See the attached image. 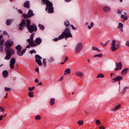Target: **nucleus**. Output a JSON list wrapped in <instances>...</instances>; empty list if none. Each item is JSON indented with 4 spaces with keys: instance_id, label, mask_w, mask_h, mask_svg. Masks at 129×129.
Instances as JSON below:
<instances>
[{
    "instance_id": "obj_59",
    "label": "nucleus",
    "mask_w": 129,
    "mask_h": 129,
    "mask_svg": "<svg viewBox=\"0 0 129 129\" xmlns=\"http://www.w3.org/2000/svg\"><path fill=\"white\" fill-rule=\"evenodd\" d=\"M63 80V76L61 77V78L58 80L59 81H62Z\"/></svg>"
},
{
    "instance_id": "obj_51",
    "label": "nucleus",
    "mask_w": 129,
    "mask_h": 129,
    "mask_svg": "<svg viewBox=\"0 0 129 129\" xmlns=\"http://www.w3.org/2000/svg\"><path fill=\"white\" fill-rule=\"evenodd\" d=\"M59 40V38H55L54 39H53V41L54 42H58V40Z\"/></svg>"
},
{
    "instance_id": "obj_47",
    "label": "nucleus",
    "mask_w": 129,
    "mask_h": 129,
    "mask_svg": "<svg viewBox=\"0 0 129 129\" xmlns=\"http://www.w3.org/2000/svg\"><path fill=\"white\" fill-rule=\"evenodd\" d=\"M16 10H17L18 12L19 13V14H23V11H22V10H19L17 8H16Z\"/></svg>"
},
{
    "instance_id": "obj_61",
    "label": "nucleus",
    "mask_w": 129,
    "mask_h": 129,
    "mask_svg": "<svg viewBox=\"0 0 129 129\" xmlns=\"http://www.w3.org/2000/svg\"><path fill=\"white\" fill-rule=\"evenodd\" d=\"M119 29H120V31H121V32H123V28H121Z\"/></svg>"
},
{
    "instance_id": "obj_24",
    "label": "nucleus",
    "mask_w": 129,
    "mask_h": 129,
    "mask_svg": "<svg viewBox=\"0 0 129 129\" xmlns=\"http://www.w3.org/2000/svg\"><path fill=\"white\" fill-rule=\"evenodd\" d=\"M49 104L50 105H54V104H55V98H52L50 99Z\"/></svg>"
},
{
    "instance_id": "obj_35",
    "label": "nucleus",
    "mask_w": 129,
    "mask_h": 129,
    "mask_svg": "<svg viewBox=\"0 0 129 129\" xmlns=\"http://www.w3.org/2000/svg\"><path fill=\"white\" fill-rule=\"evenodd\" d=\"M94 26V23L93 22H91L90 26L88 25V28L89 30H91V28H92Z\"/></svg>"
},
{
    "instance_id": "obj_33",
    "label": "nucleus",
    "mask_w": 129,
    "mask_h": 129,
    "mask_svg": "<svg viewBox=\"0 0 129 129\" xmlns=\"http://www.w3.org/2000/svg\"><path fill=\"white\" fill-rule=\"evenodd\" d=\"M121 28H123V24L121 23H119L117 29H120Z\"/></svg>"
},
{
    "instance_id": "obj_25",
    "label": "nucleus",
    "mask_w": 129,
    "mask_h": 129,
    "mask_svg": "<svg viewBox=\"0 0 129 129\" xmlns=\"http://www.w3.org/2000/svg\"><path fill=\"white\" fill-rule=\"evenodd\" d=\"M92 49L93 50V51H97V52H99V53H100L101 52V50H100V49H98V48L95 46L92 47Z\"/></svg>"
},
{
    "instance_id": "obj_11",
    "label": "nucleus",
    "mask_w": 129,
    "mask_h": 129,
    "mask_svg": "<svg viewBox=\"0 0 129 129\" xmlns=\"http://www.w3.org/2000/svg\"><path fill=\"white\" fill-rule=\"evenodd\" d=\"M5 45L6 47L11 48V47H13V46H14V41L13 40H8L7 42H5Z\"/></svg>"
},
{
    "instance_id": "obj_14",
    "label": "nucleus",
    "mask_w": 129,
    "mask_h": 129,
    "mask_svg": "<svg viewBox=\"0 0 129 129\" xmlns=\"http://www.w3.org/2000/svg\"><path fill=\"white\" fill-rule=\"evenodd\" d=\"M122 79H123V78L122 76H117L115 77V78L112 79V80L113 82H112V83H114V82H117L118 81H121V80H122Z\"/></svg>"
},
{
    "instance_id": "obj_21",
    "label": "nucleus",
    "mask_w": 129,
    "mask_h": 129,
    "mask_svg": "<svg viewBox=\"0 0 129 129\" xmlns=\"http://www.w3.org/2000/svg\"><path fill=\"white\" fill-rule=\"evenodd\" d=\"M14 22L13 19H8L6 21V25L7 26H11L12 23Z\"/></svg>"
},
{
    "instance_id": "obj_56",
    "label": "nucleus",
    "mask_w": 129,
    "mask_h": 129,
    "mask_svg": "<svg viewBox=\"0 0 129 129\" xmlns=\"http://www.w3.org/2000/svg\"><path fill=\"white\" fill-rule=\"evenodd\" d=\"M35 71H36V72H37V73H39V68H36L35 69Z\"/></svg>"
},
{
    "instance_id": "obj_57",
    "label": "nucleus",
    "mask_w": 129,
    "mask_h": 129,
    "mask_svg": "<svg viewBox=\"0 0 129 129\" xmlns=\"http://www.w3.org/2000/svg\"><path fill=\"white\" fill-rule=\"evenodd\" d=\"M35 83H38L39 82V80H38V79H35Z\"/></svg>"
},
{
    "instance_id": "obj_38",
    "label": "nucleus",
    "mask_w": 129,
    "mask_h": 129,
    "mask_svg": "<svg viewBox=\"0 0 129 129\" xmlns=\"http://www.w3.org/2000/svg\"><path fill=\"white\" fill-rule=\"evenodd\" d=\"M102 56H103V54H102V53H99V54L95 55L94 57H99V58H101Z\"/></svg>"
},
{
    "instance_id": "obj_52",
    "label": "nucleus",
    "mask_w": 129,
    "mask_h": 129,
    "mask_svg": "<svg viewBox=\"0 0 129 129\" xmlns=\"http://www.w3.org/2000/svg\"><path fill=\"white\" fill-rule=\"evenodd\" d=\"M125 46H127V47H129V40L126 41L125 43Z\"/></svg>"
},
{
    "instance_id": "obj_54",
    "label": "nucleus",
    "mask_w": 129,
    "mask_h": 129,
    "mask_svg": "<svg viewBox=\"0 0 129 129\" xmlns=\"http://www.w3.org/2000/svg\"><path fill=\"white\" fill-rule=\"evenodd\" d=\"M1 111L4 112V111H5V108L3 107H1Z\"/></svg>"
},
{
    "instance_id": "obj_48",
    "label": "nucleus",
    "mask_w": 129,
    "mask_h": 129,
    "mask_svg": "<svg viewBox=\"0 0 129 129\" xmlns=\"http://www.w3.org/2000/svg\"><path fill=\"white\" fill-rule=\"evenodd\" d=\"M71 27H72V30H76L77 29V27H74V25H71Z\"/></svg>"
},
{
    "instance_id": "obj_4",
    "label": "nucleus",
    "mask_w": 129,
    "mask_h": 129,
    "mask_svg": "<svg viewBox=\"0 0 129 129\" xmlns=\"http://www.w3.org/2000/svg\"><path fill=\"white\" fill-rule=\"evenodd\" d=\"M82 49H83V44L81 42H79L76 45L75 52L76 54H78V53H80L82 51Z\"/></svg>"
},
{
    "instance_id": "obj_16",
    "label": "nucleus",
    "mask_w": 129,
    "mask_h": 129,
    "mask_svg": "<svg viewBox=\"0 0 129 129\" xmlns=\"http://www.w3.org/2000/svg\"><path fill=\"white\" fill-rule=\"evenodd\" d=\"M103 10L105 13H109L111 9L109 6H105L103 8Z\"/></svg>"
},
{
    "instance_id": "obj_3",
    "label": "nucleus",
    "mask_w": 129,
    "mask_h": 129,
    "mask_svg": "<svg viewBox=\"0 0 129 129\" xmlns=\"http://www.w3.org/2000/svg\"><path fill=\"white\" fill-rule=\"evenodd\" d=\"M72 37L73 35L71 34L70 29H69V28H66L62 34L58 37V39L62 40V39H64V38L66 39L67 38H72Z\"/></svg>"
},
{
    "instance_id": "obj_22",
    "label": "nucleus",
    "mask_w": 129,
    "mask_h": 129,
    "mask_svg": "<svg viewBox=\"0 0 129 129\" xmlns=\"http://www.w3.org/2000/svg\"><path fill=\"white\" fill-rule=\"evenodd\" d=\"M71 73V70L70 69H67L64 73V75H68Z\"/></svg>"
},
{
    "instance_id": "obj_44",
    "label": "nucleus",
    "mask_w": 129,
    "mask_h": 129,
    "mask_svg": "<svg viewBox=\"0 0 129 129\" xmlns=\"http://www.w3.org/2000/svg\"><path fill=\"white\" fill-rule=\"evenodd\" d=\"M29 91H33V90H35V87L33 86L32 87H29L28 88Z\"/></svg>"
},
{
    "instance_id": "obj_45",
    "label": "nucleus",
    "mask_w": 129,
    "mask_h": 129,
    "mask_svg": "<svg viewBox=\"0 0 129 129\" xmlns=\"http://www.w3.org/2000/svg\"><path fill=\"white\" fill-rule=\"evenodd\" d=\"M29 53H30V54H36V53H37V52L36 51V50H35L34 49H33V50H30V51H29Z\"/></svg>"
},
{
    "instance_id": "obj_58",
    "label": "nucleus",
    "mask_w": 129,
    "mask_h": 129,
    "mask_svg": "<svg viewBox=\"0 0 129 129\" xmlns=\"http://www.w3.org/2000/svg\"><path fill=\"white\" fill-rule=\"evenodd\" d=\"M66 3H70L72 0H64Z\"/></svg>"
},
{
    "instance_id": "obj_19",
    "label": "nucleus",
    "mask_w": 129,
    "mask_h": 129,
    "mask_svg": "<svg viewBox=\"0 0 129 129\" xmlns=\"http://www.w3.org/2000/svg\"><path fill=\"white\" fill-rule=\"evenodd\" d=\"M23 7L26 8V9H30V2L27 1L25 2Z\"/></svg>"
},
{
    "instance_id": "obj_5",
    "label": "nucleus",
    "mask_w": 129,
    "mask_h": 129,
    "mask_svg": "<svg viewBox=\"0 0 129 129\" xmlns=\"http://www.w3.org/2000/svg\"><path fill=\"white\" fill-rule=\"evenodd\" d=\"M115 43H116V41L115 40H113L112 41V43L111 44V49L112 50V52H114L116 51L118 48H119V42L117 43L116 44L115 46Z\"/></svg>"
},
{
    "instance_id": "obj_49",
    "label": "nucleus",
    "mask_w": 129,
    "mask_h": 129,
    "mask_svg": "<svg viewBox=\"0 0 129 129\" xmlns=\"http://www.w3.org/2000/svg\"><path fill=\"white\" fill-rule=\"evenodd\" d=\"M69 60L68 56H66L64 58V62H67Z\"/></svg>"
},
{
    "instance_id": "obj_15",
    "label": "nucleus",
    "mask_w": 129,
    "mask_h": 129,
    "mask_svg": "<svg viewBox=\"0 0 129 129\" xmlns=\"http://www.w3.org/2000/svg\"><path fill=\"white\" fill-rule=\"evenodd\" d=\"M128 71V68L124 69L121 72V75H122V76H125L126 75V74L127 73Z\"/></svg>"
},
{
    "instance_id": "obj_62",
    "label": "nucleus",
    "mask_w": 129,
    "mask_h": 129,
    "mask_svg": "<svg viewBox=\"0 0 129 129\" xmlns=\"http://www.w3.org/2000/svg\"><path fill=\"white\" fill-rule=\"evenodd\" d=\"M42 82H40V83H39L37 84V86H39V85H40V86H41V85H42Z\"/></svg>"
},
{
    "instance_id": "obj_7",
    "label": "nucleus",
    "mask_w": 129,
    "mask_h": 129,
    "mask_svg": "<svg viewBox=\"0 0 129 129\" xmlns=\"http://www.w3.org/2000/svg\"><path fill=\"white\" fill-rule=\"evenodd\" d=\"M35 14L33 12V10L29 9L28 14L26 15V14H23V17L24 19H30V18H32V17H34Z\"/></svg>"
},
{
    "instance_id": "obj_13",
    "label": "nucleus",
    "mask_w": 129,
    "mask_h": 129,
    "mask_svg": "<svg viewBox=\"0 0 129 129\" xmlns=\"http://www.w3.org/2000/svg\"><path fill=\"white\" fill-rule=\"evenodd\" d=\"M42 43V39L40 37H37L35 40V45L34 47H37V46H39Z\"/></svg>"
},
{
    "instance_id": "obj_6",
    "label": "nucleus",
    "mask_w": 129,
    "mask_h": 129,
    "mask_svg": "<svg viewBox=\"0 0 129 129\" xmlns=\"http://www.w3.org/2000/svg\"><path fill=\"white\" fill-rule=\"evenodd\" d=\"M34 36H35V34L32 33L30 38L27 39V42L30 44L31 47H35V46H36V44H35V41H34Z\"/></svg>"
},
{
    "instance_id": "obj_20",
    "label": "nucleus",
    "mask_w": 129,
    "mask_h": 129,
    "mask_svg": "<svg viewBox=\"0 0 129 129\" xmlns=\"http://www.w3.org/2000/svg\"><path fill=\"white\" fill-rule=\"evenodd\" d=\"M25 26L27 28L31 26V20L30 19H27L25 21Z\"/></svg>"
},
{
    "instance_id": "obj_12",
    "label": "nucleus",
    "mask_w": 129,
    "mask_h": 129,
    "mask_svg": "<svg viewBox=\"0 0 129 129\" xmlns=\"http://www.w3.org/2000/svg\"><path fill=\"white\" fill-rule=\"evenodd\" d=\"M116 68H115V71H118V70H121L122 69V63L121 62H119L118 63H116Z\"/></svg>"
},
{
    "instance_id": "obj_53",
    "label": "nucleus",
    "mask_w": 129,
    "mask_h": 129,
    "mask_svg": "<svg viewBox=\"0 0 129 129\" xmlns=\"http://www.w3.org/2000/svg\"><path fill=\"white\" fill-rule=\"evenodd\" d=\"M26 48L28 49H30L31 48V44L29 43L27 46H26Z\"/></svg>"
},
{
    "instance_id": "obj_10",
    "label": "nucleus",
    "mask_w": 129,
    "mask_h": 129,
    "mask_svg": "<svg viewBox=\"0 0 129 129\" xmlns=\"http://www.w3.org/2000/svg\"><path fill=\"white\" fill-rule=\"evenodd\" d=\"M19 30L23 31V30H24V28L26 27V20H25V19H23L19 24Z\"/></svg>"
},
{
    "instance_id": "obj_31",
    "label": "nucleus",
    "mask_w": 129,
    "mask_h": 129,
    "mask_svg": "<svg viewBox=\"0 0 129 129\" xmlns=\"http://www.w3.org/2000/svg\"><path fill=\"white\" fill-rule=\"evenodd\" d=\"M121 19H123L124 21H127V17L124 15H121Z\"/></svg>"
},
{
    "instance_id": "obj_39",
    "label": "nucleus",
    "mask_w": 129,
    "mask_h": 129,
    "mask_svg": "<svg viewBox=\"0 0 129 129\" xmlns=\"http://www.w3.org/2000/svg\"><path fill=\"white\" fill-rule=\"evenodd\" d=\"M17 54L18 55V56H23V54L22 53V51L21 50H17Z\"/></svg>"
},
{
    "instance_id": "obj_28",
    "label": "nucleus",
    "mask_w": 129,
    "mask_h": 129,
    "mask_svg": "<svg viewBox=\"0 0 129 129\" xmlns=\"http://www.w3.org/2000/svg\"><path fill=\"white\" fill-rule=\"evenodd\" d=\"M22 46L20 44H18L17 46L15 47V49H16L17 51H22Z\"/></svg>"
},
{
    "instance_id": "obj_18",
    "label": "nucleus",
    "mask_w": 129,
    "mask_h": 129,
    "mask_svg": "<svg viewBox=\"0 0 129 129\" xmlns=\"http://www.w3.org/2000/svg\"><path fill=\"white\" fill-rule=\"evenodd\" d=\"M76 76H78L79 77H83V73L80 71H76L75 73Z\"/></svg>"
},
{
    "instance_id": "obj_23",
    "label": "nucleus",
    "mask_w": 129,
    "mask_h": 129,
    "mask_svg": "<svg viewBox=\"0 0 129 129\" xmlns=\"http://www.w3.org/2000/svg\"><path fill=\"white\" fill-rule=\"evenodd\" d=\"M121 106V104H119L117 106H116L115 108L112 109V111H116L119 109V108Z\"/></svg>"
},
{
    "instance_id": "obj_37",
    "label": "nucleus",
    "mask_w": 129,
    "mask_h": 129,
    "mask_svg": "<svg viewBox=\"0 0 129 129\" xmlns=\"http://www.w3.org/2000/svg\"><path fill=\"white\" fill-rule=\"evenodd\" d=\"M29 97H34V92H30L28 93Z\"/></svg>"
},
{
    "instance_id": "obj_64",
    "label": "nucleus",
    "mask_w": 129,
    "mask_h": 129,
    "mask_svg": "<svg viewBox=\"0 0 129 129\" xmlns=\"http://www.w3.org/2000/svg\"><path fill=\"white\" fill-rule=\"evenodd\" d=\"M43 63H46V58H43Z\"/></svg>"
},
{
    "instance_id": "obj_30",
    "label": "nucleus",
    "mask_w": 129,
    "mask_h": 129,
    "mask_svg": "<svg viewBox=\"0 0 129 129\" xmlns=\"http://www.w3.org/2000/svg\"><path fill=\"white\" fill-rule=\"evenodd\" d=\"M127 89H129V87H125L123 88V90L121 92V93H122L123 95V94H124V93H125V91H126Z\"/></svg>"
},
{
    "instance_id": "obj_46",
    "label": "nucleus",
    "mask_w": 129,
    "mask_h": 129,
    "mask_svg": "<svg viewBox=\"0 0 129 129\" xmlns=\"http://www.w3.org/2000/svg\"><path fill=\"white\" fill-rule=\"evenodd\" d=\"M26 51H27V48H25L21 51V53L23 55H24V54H25V53H26Z\"/></svg>"
},
{
    "instance_id": "obj_40",
    "label": "nucleus",
    "mask_w": 129,
    "mask_h": 129,
    "mask_svg": "<svg viewBox=\"0 0 129 129\" xmlns=\"http://www.w3.org/2000/svg\"><path fill=\"white\" fill-rule=\"evenodd\" d=\"M38 27H40V30H42V31L45 30V27L43 25H41V24H39Z\"/></svg>"
},
{
    "instance_id": "obj_8",
    "label": "nucleus",
    "mask_w": 129,
    "mask_h": 129,
    "mask_svg": "<svg viewBox=\"0 0 129 129\" xmlns=\"http://www.w3.org/2000/svg\"><path fill=\"white\" fill-rule=\"evenodd\" d=\"M27 28L29 33H33V32H37V30H38L37 26H36L35 24L30 25Z\"/></svg>"
},
{
    "instance_id": "obj_55",
    "label": "nucleus",
    "mask_w": 129,
    "mask_h": 129,
    "mask_svg": "<svg viewBox=\"0 0 129 129\" xmlns=\"http://www.w3.org/2000/svg\"><path fill=\"white\" fill-rule=\"evenodd\" d=\"M121 13H122V11L118 10V12H117V14H121Z\"/></svg>"
},
{
    "instance_id": "obj_43",
    "label": "nucleus",
    "mask_w": 129,
    "mask_h": 129,
    "mask_svg": "<svg viewBox=\"0 0 129 129\" xmlns=\"http://www.w3.org/2000/svg\"><path fill=\"white\" fill-rule=\"evenodd\" d=\"M35 58L39 60L42 59V57H41L40 55H39L38 54L35 55Z\"/></svg>"
},
{
    "instance_id": "obj_63",
    "label": "nucleus",
    "mask_w": 129,
    "mask_h": 129,
    "mask_svg": "<svg viewBox=\"0 0 129 129\" xmlns=\"http://www.w3.org/2000/svg\"><path fill=\"white\" fill-rule=\"evenodd\" d=\"M5 99L8 98V93H6V96L4 97Z\"/></svg>"
},
{
    "instance_id": "obj_9",
    "label": "nucleus",
    "mask_w": 129,
    "mask_h": 129,
    "mask_svg": "<svg viewBox=\"0 0 129 129\" xmlns=\"http://www.w3.org/2000/svg\"><path fill=\"white\" fill-rule=\"evenodd\" d=\"M15 64H16V58L12 57L10 60V67L11 69H15Z\"/></svg>"
},
{
    "instance_id": "obj_42",
    "label": "nucleus",
    "mask_w": 129,
    "mask_h": 129,
    "mask_svg": "<svg viewBox=\"0 0 129 129\" xmlns=\"http://www.w3.org/2000/svg\"><path fill=\"white\" fill-rule=\"evenodd\" d=\"M78 124H79V125H82L83 124V120H79L78 121Z\"/></svg>"
},
{
    "instance_id": "obj_26",
    "label": "nucleus",
    "mask_w": 129,
    "mask_h": 129,
    "mask_svg": "<svg viewBox=\"0 0 129 129\" xmlns=\"http://www.w3.org/2000/svg\"><path fill=\"white\" fill-rule=\"evenodd\" d=\"M64 25L67 28H68V27H69V26L71 25H70V23L69 22V21H68V20H66V21H64Z\"/></svg>"
},
{
    "instance_id": "obj_32",
    "label": "nucleus",
    "mask_w": 129,
    "mask_h": 129,
    "mask_svg": "<svg viewBox=\"0 0 129 129\" xmlns=\"http://www.w3.org/2000/svg\"><path fill=\"white\" fill-rule=\"evenodd\" d=\"M48 60L49 63H52L54 61L55 59H54V57H51Z\"/></svg>"
},
{
    "instance_id": "obj_36",
    "label": "nucleus",
    "mask_w": 129,
    "mask_h": 129,
    "mask_svg": "<svg viewBox=\"0 0 129 129\" xmlns=\"http://www.w3.org/2000/svg\"><path fill=\"white\" fill-rule=\"evenodd\" d=\"M42 118L40 115H37L35 117V120H40Z\"/></svg>"
},
{
    "instance_id": "obj_2",
    "label": "nucleus",
    "mask_w": 129,
    "mask_h": 129,
    "mask_svg": "<svg viewBox=\"0 0 129 129\" xmlns=\"http://www.w3.org/2000/svg\"><path fill=\"white\" fill-rule=\"evenodd\" d=\"M4 51L6 54L5 60H10L12 58V56L15 54V50L8 46L5 48Z\"/></svg>"
},
{
    "instance_id": "obj_27",
    "label": "nucleus",
    "mask_w": 129,
    "mask_h": 129,
    "mask_svg": "<svg viewBox=\"0 0 129 129\" xmlns=\"http://www.w3.org/2000/svg\"><path fill=\"white\" fill-rule=\"evenodd\" d=\"M35 61H36V63H37L38 65H39V66H42V65H43L41 60L38 59H36Z\"/></svg>"
},
{
    "instance_id": "obj_41",
    "label": "nucleus",
    "mask_w": 129,
    "mask_h": 129,
    "mask_svg": "<svg viewBox=\"0 0 129 129\" xmlns=\"http://www.w3.org/2000/svg\"><path fill=\"white\" fill-rule=\"evenodd\" d=\"M11 90H12V89H11L10 88H8V87H5V91H6V92L11 91Z\"/></svg>"
},
{
    "instance_id": "obj_34",
    "label": "nucleus",
    "mask_w": 129,
    "mask_h": 129,
    "mask_svg": "<svg viewBox=\"0 0 129 129\" xmlns=\"http://www.w3.org/2000/svg\"><path fill=\"white\" fill-rule=\"evenodd\" d=\"M95 122L96 125H99L100 124H101V122H100V120L99 119H96L95 120Z\"/></svg>"
},
{
    "instance_id": "obj_17",
    "label": "nucleus",
    "mask_w": 129,
    "mask_h": 129,
    "mask_svg": "<svg viewBox=\"0 0 129 129\" xmlns=\"http://www.w3.org/2000/svg\"><path fill=\"white\" fill-rule=\"evenodd\" d=\"M2 75L4 78H7L9 76V72L7 70H5L2 73Z\"/></svg>"
},
{
    "instance_id": "obj_50",
    "label": "nucleus",
    "mask_w": 129,
    "mask_h": 129,
    "mask_svg": "<svg viewBox=\"0 0 129 129\" xmlns=\"http://www.w3.org/2000/svg\"><path fill=\"white\" fill-rule=\"evenodd\" d=\"M4 43H5V40L4 39L1 40V45H4Z\"/></svg>"
},
{
    "instance_id": "obj_60",
    "label": "nucleus",
    "mask_w": 129,
    "mask_h": 129,
    "mask_svg": "<svg viewBox=\"0 0 129 129\" xmlns=\"http://www.w3.org/2000/svg\"><path fill=\"white\" fill-rule=\"evenodd\" d=\"M3 34L4 35H8V32L7 31H4Z\"/></svg>"
},
{
    "instance_id": "obj_29",
    "label": "nucleus",
    "mask_w": 129,
    "mask_h": 129,
    "mask_svg": "<svg viewBox=\"0 0 129 129\" xmlns=\"http://www.w3.org/2000/svg\"><path fill=\"white\" fill-rule=\"evenodd\" d=\"M104 77V75L102 73H100L97 76V78H103Z\"/></svg>"
},
{
    "instance_id": "obj_1",
    "label": "nucleus",
    "mask_w": 129,
    "mask_h": 129,
    "mask_svg": "<svg viewBox=\"0 0 129 129\" xmlns=\"http://www.w3.org/2000/svg\"><path fill=\"white\" fill-rule=\"evenodd\" d=\"M41 5H46L45 11H47L48 14H53L54 13V7H53V3L49 0H42Z\"/></svg>"
}]
</instances>
